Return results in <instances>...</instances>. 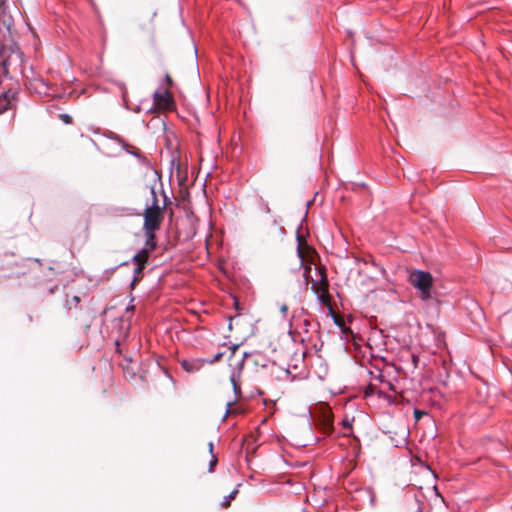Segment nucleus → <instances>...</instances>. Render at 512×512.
Masks as SVG:
<instances>
[{"label": "nucleus", "instance_id": "473e14b6", "mask_svg": "<svg viewBox=\"0 0 512 512\" xmlns=\"http://www.w3.org/2000/svg\"><path fill=\"white\" fill-rule=\"evenodd\" d=\"M131 309H134V306L126 307V310H131Z\"/></svg>", "mask_w": 512, "mask_h": 512}, {"label": "nucleus", "instance_id": "423d86ee", "mask_svg": "<svg viewBox=\"0 0 512 512\" xmlns=\"http://www.w3.org/2000/svg\"><path fill=\"white\" fill-rule=\"evenodd\" d=\"M181 367L188 373H195L203 368L205 365L204 358H194V359H183L180 362Z\"/></svg>", "mask_w": 512, "mask_h": 512}, {"label": "nucleus", "instance_id": "b1692460", "mask_svg": "<svg viewBox=\"0 0 512 512\" xmlns=\"http://www.w3.org/2000/svg\"><path fill=\"white\" fill-rule=\"evenodd\" d=\"M167 202V205L170 204V200L169 198L167 197L166 194H163V203Z\"/></svg>", "mask_w": 512, "mask_h": 512}, {"label": "nucleus", "instance_id": "f8f14e48", "mask_svg": "<svg viewBox=\"0 0 512 512\" xmlns=\"http://www.w3.org/2000/svg\"><path fill=\"white\" fill-rule=\"evenodd\" d=\"M353 421H354V418L353 417H349L348 415H346L342 419L341 425H342V427L344 429L343 436L349 437V436L352 435V433H353V427H352Z\"/></svg>", "mask_w": 512, "mask_h": 512}, {"label": "nucleus", "instance_id": "f257e3e1", "mask_svg": "<svg viewBox=\"0 0 512 512\" xmlns=\"http://www.w3.org/2000/svg\"><path fill=\"white\" fill-rule=\"evenodd\" d=\"M12 9L18 12L13 4ZM14 18L7 0H0V66L4 76L12 79L17 74L29 79L24 54L15 42L7 45L12 36Z\"/></svg>", "mask_w": 512, "mask_h": 512}, {"label": "nucleus", "instance_id": "c756f323", "mask_svg": "<svg viewBox=\"0 0 512 512\" xmlns=\"http://www.w3.org/2000/svg\"><path fill=\"white\" fill-rule=\"evenodd\" d=\"M127 264H128V262H122L118 266H123V265H127Z\"/></svg>", "mask_w": 512, "mask_h": 512}, {"label": "nucleus", "instance_id": "9d476101", "mask_svg": "<svg viewBox=\"0 0 512 512\" xmlns=\"http://www.w3.org/2000/svg\"><path fill=\"white\" fill-rule=\"evenodd\" d=\"M145 234V248L153 251L157 247L155 231L143 230Z\"/></svg>", "mask_w": 512, "mask_h": 512}, {"label": "nucleus", "instance_id": "20e7f679", "mask_svg": "<svg viewBox=\"0 0 512 512\" xmlns=\"http://www.w3.org/2000/svg\"><path fill=\"white\" fill-rule=\"evenodd\" d=\"M110 139L118 143L126 153L137 158L139 162H144L146 160L138 149H131V146L118 134L113 133Z\"/></svg>", "mask_w": 512, "mask_h": 512}, {"label": "nucleus", "instance_id": "4468645a", "mask_svg": "<svg viewBox=\"0 0 512 512\" xmlns=\"http://www.w3.org/2000/svg\"><path fill=\"white\" fill-rule=\"evenodd\" d=\"M136 264V267L134 268V271H133V280H132V283L131 285L133 286L137 281H139L140 279V275L142 274V271L143 269L145 268L146 265H144L143 263H135Z\"/></svg>", "mask_w": 512, "mask_h": 512}, {"label": "nucleus", "instance_id": "412c9836", "mask_svg": "<svg viewBox=\"0 0 512 512\" xmlns=\"http://www.w3.org/2000/svg\"><path fill=\"white\" fill-rule=\"evenodd\" d=\"M287 311H288V306L286 304H282L280 306V312L282 313L283 316H286L287 314Z\"/></svg>", "mask_w": 512, "mask_h": 512}, {"label": "nucleus", "instance_id": "dca6fc26", "mask_svg": "<svg viewBox=\"0 0 512 512\" xmlns=\"http://www.w3.org/2000/svg\"><path fill=\"white\" fill-rule=\"evenodd\" d=\"M223 355H224L223 352H218L212 358H204L205 364H213V363L219 361L223 357Z\"/></svg>", "mask_w": 512, "mask_h": 512}, {"label": "nucleus", "instance_id": "5701e85b", "mask_svg": "<svg viewBox=\"0 0 512 512\" xmlns=\"http://www.w3.org/2000/svg\"><path fill=\"white\" fill-rule=\"evenodd\" d=\"M208 447H209V452H210V454L212 455V454H213V442H211V441H210V442L208 443Z\"/></svg>", "mask_w": 512, "mask_h": 512}, {"label": "nucleus", "instance_id": "f03ea898", "mask_svg": "<svg viewBox=\"0 0 512 512\" xmlns=\"http://www.w3.org/2000/svg\"><path fill=\"white\" fill-rule=\"evenodd\" d=\"M410 284L421 292L422 299L430 297L433 286V276L430 272L424 270H414L409 275Z\"/></svg>", "mask_w": 512, "mask_h": 512}, {"label": "nucleus", "instance_id": "ddd939ff", "mask_svg": "<svg viewBox=\"0 0 512 512\" xmlns=\"http://www.w3.org/2000/svg\"><path fill=\"white\" fill-rule=\"evenodd\" d=\"M239 378H240V373H236V372H233L230 376V382L232 384L233 391L236 396H239L241 394V388L238 383Z\"/></svg>", "mask_w": 512, "mask_h": 512}, {"label": "nucleus", "instance_id": "2eb2a0df", "mask_svg": "<svg viewBox=\"0 0 512 512\" xmlns=\"http://www.w3.org/2000/svg\"><path fill=\"white\" fill-rule=\"evenodd\" d=\"M237 494H238V489L236 488L233 491H231L230 494H228L227 496L224 497L221 505L225 508L230 506L231 501L236 497Z\"/></svg>", "mask_w": 512, "mask_h": 512}, {"label": "nucleus", "instance_id": "9b49d317", "mask_svg": "<svg viewBox=\"0 0 512 512\" xmlns=\"http://www.w3.org/2000/svg\"><path fill=\"white\" fill-rule=\"evenodd\" d=\"M150 252L151 251L149 250V248L143 247L139 252H137L133 256L132 261L134 263H143L144 265H146L148 262Z\"/></svg>", "mask_w": 512, "mask_h": 512}, {"label": "nucleus", "instance_id": "c9c22d12", "mask_svg": "<svg viewBox=\"0 0 512 512\" xmlns=\"http://www.w3.org/2000/svg\"><path fill=\"white\" fill-rule=\"evenodd\" d=\"M264 404L267 405L268 401L266 399L263 400Z\"/></svg>", "mask_w": 512, "mask_h": 512}, {"label": "nucleus", "instance_id": "0eeeda50", "mask_svg": "<svg viewBox=\"0 0 512 512\" xmlns=\"http://www.w3.org/2000/svg\"><path fill=\"white\" fill-rule=\"evenodd\" d=\"M153 98L156 103L164 107H169L173 103V100L168 90L155 91L153 94Z\"/></svg>", "mask_w": 512, "mask_h": 512}, {"label": "nucleus", "instance_id": "aec40b11", "mask_svg": "<svg viewBox=\"0 0 512 512\" xmlns=\"http://www.w3.org/2000/svg\"><path fill=\"white\" fill-rule=\"evenodd\" d=\"M80 303V298L78 296H73L71 301L68 303V305H74L77 306Z\"/></svg>", "mask_w": 512, "mask_h": 512}, {"label": "nucleus", "instance_id": "bb28decb", "mask_svg": "<svg viewBox=\"0 0 512 512\" xmlns=\"http://www.w3.org/2000/svg\"><path fill=\"white\" fill-rule=\"evenodd\" d=\"M320 282H321L322 284H327V283H328V280H327L326 276H323V277L321 278Z\"/></svg>", "mask_w": 512, "mask_h": 512}, {"label": "nucleus", "instance_id": "6ab92c4d", "mask_svg": "<svg viewBox=\"0 0 512 512\" xmlns=\"http://www.w3.org/2000/svg\"><path fill=\"white\" fill-rule=\"evenodd\" d=\"M297 254H298V257L300 258V264L299 266L301 267L303 265V261H304V255H303V252L301 250V247H300V243L298 244L297 246Z\"/></svg>", "mask_w": 512, "mask_h": 512}, {"label": "nucleus", "instance_id": "1a4fd4ad", "mask_svg": "<svg viewBox=\"0 0 512 512\" xmlns=\"http://www.w3.org/2000/svg\"><path fill=\"white\" fill-rule=\"evenodd\" d=\"M150 194H151V203L150 204L147 203L145 208L154 209V210L155 209L165 210L167 207V202L163 203L162 205L159 204L155 186L150 187Z\"/></svg>", "mask_w": 512, "mask_h": 512}, {"label": "nucleus", "instance_id": "4be33fe9", "mask_svg": "<svg viewBox=\"0 0 512 512\" xmlns=\"http://www.w3.org/2000/svg\"><path fill=\"white\" fill-rule=\"evenodd\" d=\"M231 405H232V403H231V402H228V403H227V409H226V413H225V415H224V418H225L229 413H231Z\"/></svg>", "mask_w": 512, "mask_h": 512}, {"label": "nucleus", "instance_id": "7ed1b4c3", "mask_svg": "<svg viewBox=\"0 0 512 512\" xmlns=\"http://www.w3.org/2000/svg\"><path fill=\"white\" fill-rule=\"evenodd\" d=\"M165 210L148 209L144 210L143 230L156 231L160 228Z\"/></svg>", "mask_w": 512, "mask_h": 512}, {"label": "nucleus", "instance_id": "a878e982", "mask_svg": "<svg viewBox=\"0 0 512 512\" xmlns=\"http://www.w3.org/2000/svg\"><path fill=\"white\" fill-rule=\"evenodd\" d=\"M412 361L413 363L415 364V366L417 365V362H418V356L416 355H412Z\"/></svg>", "mask_w": 512, "mask_h": 512}, {"label": "nucleus", "instance_id": "f3484780", "mask_svg": "<svg viewBox=\"0 0 512 512\" xmlns=\"http://www.w3.org/2000/svg\"><path fill=\"white\" fill-rule=\"evenodd\" d=\"M60 118L65 124L72 123V117L69 114H66V113L60 114Z\"/></svg>", "mask_w": 512, "mask_h": 512}, {"label": "nucleus", "instance_id": "6e6552de", "mask_svg": "<svg viewBox=\"0 0 512 512\" xmlns=\"http://www.w3.org/2000/svg\"><path fill=\"white\" fill-rule=\"evenodd\" d=\"M320 425L323 431L330 434L334 430L333 417L330 411H325L321 417Z\"/></svg>", "mask_w": 512, "mask_h": 512}, {"label": "nucleus", "instance_id": "2f4dec72", "mask_svg": "<svg viewBox=\"0 0 512 512\" xmlns=\"http://www.w3.org/2000/svg\"><path fill=\"white\" fill-rule=\"evenodd\" d=\"M131 309H134V306L126 307V310H131Z\"/></svg>", "mask_w": 512, "mask_h": 512}, {"label": "nucleus", "instance_id": "39448f33", "mask_svg": "<svg viewBox=\"0 0 512 512\" xmlns=\"http://www.w3.org/2000/svg\"><path fill=\"white\" fill-rule=\"evenodd\" d=\"M30 87L37 94L45 95V96L50 94V85L42 77H33V78H31L30 79Z\"/></svg>", "mask_w": 512, "mask_h": 512}, {"label": "nucleus", "instance_id": "c85d7f7f", "mask_svg": "<svg viewBox=\"0 0 512 512\" xmlns=\"http://www.w3.org/2000/svg\"><path fill=\"white\" fill-rule=\"evenodd\" d=\"M231 348H232V351L234 352L238 348V345H233Z\"/></svg>", "mask_w": 512, "mask_h": 512}, {"label": "nucleus", "instance_id": "72a5a7b5", "mask_svg": "<svg viewBox=\"0 0 512 512\" xmlns=\"http://www.w3.org/2000/svg\"><path fill=\"white\" fill-rule=\"evenodd\" d=\"M131 309H134V306L126 307V310H131Z\"/></svg>", "mask_w": 512, "mask_h": 512}, {"label": "nucleus", "instance_id": "a211bd4d", "mask_svg": "<svg viewBox=\"0 0 512 512\" xmlns=\"http://www.w3.org/2000/svg\"><path fill=\"white\" fill-rule=\"evenodd\" d=\"M216 464H217V457L214 454H212L211 460L209 462V468H208L209 472L213 471Z\"/></svg>", "mask_w": 512, "mask_h": 512}, {"label": "nucleus", "instance_id": "f704fd0d", "mask_svg": "<svg viewBox=\"0 0 512 512\" xmlns=\"http://www.w3.org/2000/svg\"><path fill=\"white\" fill-rule=\"evenodd\" d=\"M117 267H118V266H116V267L112 268V269H111V273H113V272L116 270V268H117Z\"/></svg>", "mask_w": 512, "mask_h": 512}, {"label": "nucleus", "instance_id": "393cba45", "mask_svg": "<svg viewBox=\"0 0 512 512\" xmlns=\"http://www.w3.org/2000/svg\"><path fill=\"white\" fill-rule=\"evenodd\" d=\"M165 80H166V82H167L168 84H171V83H172V79H171V77H170L168 74H166V76H165Z\"/></svg>", "mask_w": 512, "mask_h": 512}, {"label": "nucleus", "instance_id": "7c9ffc66", "mask_svg": "<svg viewBox=\"0 0 512 512\" xmlns=\"http://www.w3.org/2000/svg\"><path fill=\"white\" fill-rule=\"evenodd\" d=\"M243 364H244V359L239 364L240 368H242Z\"/></svg>", "mask_w": 512, "mask_h": 512}, {"label": "nucleus", "instance_id": "cd10ccee", "mask_svg": "<svg viewBox=\"0 0 512 512\" xmlns=\"http://www.w3.org/2000/svg\"><path fill=\"white\" fill-rule=\"evenodd\" d=\"M309 270H310V268H309V267H306L305 272H304V276H305V277H306V275H307V273H308V271H309Z\"/></svg>", "mask_w": 512, "mask_h": 512}]
</instances>
